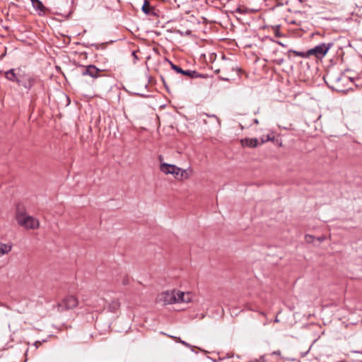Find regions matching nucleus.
Here are the masks:
<instances>
[{
	"mask_svg": "<svg viewBox=\"0 0 362 362\" xmlns=\"http://www.w3.org/2000/svg\"><path fill=\"white\" fill-rule=\"evenodd\" d=\"M332 43H322L315 47L308 49L305 53L294 52L297 56L302 57H308L310 56H315L317 59H322L325 56L329 49L332 47Z\"/></svg>",
	"mask_w": 362,
	"mask_h": 362,
	"instance_id": "f257e3e1",
	"label": "nucleus"
},
{
	"mask_svg": "<svg viewBox=\"0 0 362 362\" xmlns=\"http://www.w3.org/2000/svg\"><path fill=\"white\" fill-rule=\"evenodd\" d=\"M19 226L26 229H37L40 227L39 221L32 216L24 213H18L16 216Z\"/></svg>",
	"mask_w": 362,
	"mask_h": 362,
	"instance_id": "f03ea898",
	"label": "nucleus"
},
{
	"mask_svg": "<svg viewBox=\"0 0 362 362\" xmlns=\"http://www.w3.org/2000/svg\"><path fill=\"white\" fill-rule=\"evenodd\" d=\"M191 300L189 296H158L156 303H160L162 305H167L175 303H189Z\"/></svg>",
	"mask_w": 362,
	"mask_h": 362,
	"instance_id": "7ed1b4c3",
	"label": "nucleus"
},
{
	"mask_svg": "<svg viewBox=\"0 0 362 362\" xmlns=\"http://www.w3.org/2000/svg\"><path fill=\"white\" fill-rule=\"evenodd\" d=\"M326 77L335 88H340L341 81L347 82L351 78L337 71H329L327 73Z\"/></svg>",
	"mask_w": 362,
	"mask_h": 362,
	"instance_id": "20e7f679",
	"label": "nucleus"
},
{
	"mask_svg": "<svg viewBox=\"0 0 362 362\" xmlns=\"http://www.w3.org/2000/svg\"><path fill=\"white\" fill-rule=\"evenodd\" d=\"M78 303V299L76 296H64L58 303L59 311H64L69 309L74 308Z\"/></svg>",
	"mask_w": 362,
	"mask_h": 362,
	"instance_id": "39448f33",
	"label": "nucleus"
},
{
	"mask_svg": "<svg viewBox=\"0 0 362 362\" xmlns=\"http://www.w3.org/2000/svg\"><path fill=\"white\" fill-rule=\"evenodd\" d=\"M81 75L83 76H88L94 79L100 77V69L97 68L95 65L81 66Z\"/></svg>",
	"mask_w": 362,
	"mask_h": 362,
	"instance_id": "423d86ee",
	"label": "nucleus"
},
{
	"mask_svg": "<svg viewBox=\"0 0 362 362\" xmlns=\"http://www.w3.org/2000/svg\"><path fill=\"white\" fill-rule=\"evenodd\" d=\"M170 64L171 68L177 74H182L184 76H186L187 77L189 78H194L201 77L202 75L199 74L196 71L193 70H183L181 67H180L177 65L174 64L171 62H170Z\"/></svg>",
	"mask_w": 362,
	"mask_h": 362,
	"instance_id": "0eeeda50",
	"label": "nucleus"
},
{
	"mask_svg": "<svg viewBox=\"0 0 362 362\" xmlns=\"http://www.w3.org/2000/svg\"><path fill=\"white\" fill-rule=\"evenodd\" d=\"M241 144L243 146L255 148L261 145L260 141L257 139L245 138L241 140Z\"/></svg>",
	"mask_w": 362,
	"mask_h": 362,
	"instance_id": "6e6552de",
	"label": "nucleus"
},
{
	"mask_svg": "<svg viewBox=\"0 0 362 362\" xmlns=\"http://www.w3.org/2000/svg\"><path fill=\"white\" fill-rule=\"evenodd\" d=\"M33 8L37 11L39 15L45 14L46 8L40 0H31Z\"/></svg>",
	"mask_w": 362,
	"mask_h": 362,
	"instance_id": "1a4fd4ad",
	"label": "nucleus"
},
{
	"mask_svg": "<svg viewBox=\"0 0 362 362\" xmlns=\"http://www.w3.org/2000/svg\"><path fill=\"white\" fill-rule=\"evenodd\" d=\"M173 169H175V165L172 164H168L166 163H161L160 165V170L164 173L165 174H171Z\"/></svg>",
	"mask_w": 362,
	"mask_h": 362,
	"instance_id": "9d476101",
	"label": "nucleus"
},
{
	"mask_svg": "<svg viewBox=\"0 0 362 362\" xmlns=\"http://www.w3.org/2000/svg\"><path fill=\"white\" fill-rule=\"evenodd\" d=\"M12 249L11 244H6L0 243V257L8 254Z\"/></svg>",
	"mask_w": 362,
	"mask_h": 362,
	"instance_id": "9b49d317",
	"label": "nucleus"
},
{
	"mask_svg": "<svg viewBox=\"0 0 362 362\" xmlns=\"http://www.w3.org/2000/svg\"><path fill=\"white\" fill-rule=\"evenodd\" d=\"M5 76L7 79L11 81H16L18 84H21V81L18 79L13 69H10L5 73Z\"/></svg>",
	"mask_w": 362,
	"mask_h": 362,
	"instance_id": "f8f14e48",
	"label": "nucleus"
},
{
	"mask_svg": "<svg viewBox=\"0 0 362 362\" xmlns=\"http://www.w3.org/2000/svg\"><path fill=\"white\" fill-rule=\"evenodd\" d=\"M192 170L191 168H188L187 170H183L181 168V171L180 172L179 179L180 180H186L189 177L192 175Z\"/></svg>",
	"mask_w": 362,
	"mask_h": 362,
	"instance_id": "ddd939ff",
	"label": "nucleus"
},
{
	"mask_svg": "<svg viewBox=\"0 0 362 362\" xmlns=\"http://www.w3.org/2000/svg\"><path fill=\"white\" fill-rule=\"evenodd\" d=\"M120 306V303L117 299L109 302V308L112 312L116 311Z\"/></svg>",
	"mask_w": 362,
	"mask_h": 362,
	"instance_id": "4468645a",
	"label": "nucleus"
},
{
	"mask_svg": "<svg viewBox=\"0 0 362 362\" xmlns=\"http://www.w3.org/2000/svg\"><path fill=\"white\" fill-rule=\"evenodd\" d=\"M142 11L146 14H149L151 11V6L148 1H145L142 6Z\"/></svg>",
	"mask_w": 362,
	"mask_h": 362,
	"instance_id": "2eb2a0df",
	"label": "nucleus"
},
{
	"mask_svg": "<svg viewBox=\"0 0 362 362\" xmlns=\"http://www.w3.org/2000/svg\"><path fill=\"white\" fill-rule=\"evenodd\" d=\"M170 337L175 339L177 342H180V343H181L182 344H183L184 346H185L187 347H189V348L192 347V346L189 344H188L186 341L182 340L180 338H177L176 337H173V336H170Z\"/></svg>",
	"mask_w": 362,
	"mask_h": 362,
	"instance_id": "dca6fc26",
	"label": "nucleus"
},
{
	"mask_svg": "<svg viewBox=\"0 0 362 362\" xmlns=\"http://www.w3.org/2000/svg\"><path fill=\"white\" fill-rule=\"evenodd\" d=\"M175 168L177 170L173 169L171 174L175 177V178L179 179V175H180V172L181 171V168L177 167L176 165H175Z\"/></svg>",
	"mask_w": 362,
	"mask_h": 362,
	"instance_id": "f3484780",
	"label": "nucleus"
},
{
	"mask_svg": "<svg viewBox=\"0 0 362 362\" xmlns=\"http://www.w3.org/2000/svg\"><path fill=\"white\" fill-rule=\"evenodd\" d=\"M35 84V80L33 78H28L27 84H25L24 86L30 89Z\"/></svg>",
	"mask_w": 362,
	"mask_h": 362,
	"instance_id": "a211bd4d",
	"label": "nucleus"
},
{
	"mask_svg": "<svg viewBox=\"0 0 362 362\" xmlns=\"http://www.w3.org/2000/svg\"><path fill=\"white\" fill-rule=\"evenodd\" d=\"M273 139H274V137H271L269 134H267L265 137L263 136L261 138L260 144H262L267 141H271Z\"/></svg>",
	"mask_w": 362,
	"mask_h": 362,
	"instance_id": "6ab92c4d",
	"label": "nucleus"
},
{
	"mask_svg": "<svg viewBox=\"0 0 362 362\" xmlns=\"http://www.w3.org/2000/svg\"><path fill=\"white\" fill-rule=\"evenodd\" d=\"M279 29H280V26L279 25H276L275 26L273 30H274V35L276 37H281V35L279 32Z\"/></svg>",
	"mask_w": 362,
	"mask_h": 362,
	"instance_id": "aec40b11",
	"label": "nucleus"
},
{
	"mask_svg": "<svg viewBox=\"0 0 362 362\" xmlns=\"http://www.w3.org/2000/svg\"><path fill=\"white\" fill-rule=\"evenodd\" d=\"M170 294H180V295L190 294V292H189V291L185 292V291H176L175 290H173Z\"/></svg>",
	"mask_w": 362,
	"mask_h": 362,
	"instance_id": "412c9836",
	"label": "nucleus"
},
{
	"mask_svg": "<svg viewBox=\"0 0 362 362\" xmlns=\"http://www.w3.org/2000/svg\"><path fill=\"white\" fill-rule=\"evenodd\" d=\"M305 238L307 242L310 243L314 240L315 237L312 235H306Z\"/></svg>",
	"mask_w": 362,
	"mask_h": 362,
	"instance_id": "4be33fe9",
	"label": "nucleus"
},
{
	"mask_svg": "<svg viewBox=\"0 0 362 362\" xmlns=\"http://www.w3.org/2000/svg\"><path fill=\"white\" fill-rule=\"evenodd\" d=\"M325 240V236H324V235H322V236H320V237L317 238V240H318L319 242H322V241H324Z\"/></svg>",
	"mask_w": 362,
	"mask_h": 362,
	"instance_id": "5701e85b",
	"label": "nucleus"
},
{
	"mask_svg": "<svg viewBox=\"0 0 362 362\" xmlns=\"http://www.w3.org/2000/svg\"><path fill=\"white\" fill-rule=\"evenodd\" d=\"M161 80H162L163 84L165 85V79L163 77H161Z\"/></svg>",
	"mask_w": 362,
	"mask_h": 362,
	"instance_id": "b1692460",
	"label": "nucleus"
},
{
	"mask_svg": "<svg viewBox=\"0 0 362 362\" xmlns=\"http://www.w3.org/2000/svg\"><path fill=\"white\" fill-rule=\"evenodd\" d=\"M38 344H40V341H35V345L36 346H38Z\"/></svg>",
	"mask_w": 362,
	"mask_h": 362,
	"instance_id": "393cba45",
	"label": "nucleus"
},
{
	"mask_svg": "<svg viewBox=\"0 0 362 362\" xmlns=\"http://www.w3.org/2000/svg\"><path fill=\"white\" fill-rule=\"evenodd\" d=\"M38 344H40V341H35V345L36 346H38Z\"/></svg>",
	"mask_w": 362,
	"mask_h": 362,
	"instance_id": "a878e982",
	"label": "nucleus"
},
{
	"mask_svg": "<svg viewBox=\"0 0 362 362\" xmlns=\"http://www.w3.org/2000/svg\"><path fill=\"white\" fill-rule=\"evenodd\" d=\"M162 294H166V295H168V294H169V293H168V291H167V292H163Z\"/></svg>",
	"mask_w": 362,
	"mask_h": 362,
	"instance_id": "bb28decb",
	"label": "nucleus"
},
{
	"mask_svg": "<svg viewBox=\"0 0 362 362\" xmlns=\"http://www.w3.org/2000/svg\"><path fill=\"white\" fill-rule=\"evenodd\" d=\"M282 62H283V59H281V60H280V62H279V64H281V63H282Z\"/></svg>",
	"mask_w": 362,
	"mask_h": 362,
	"instance_id": "cd10ccee",
	"label": "nucleus"
},
{
	"mask_svg": "<svg viewBox=\"0 0 362 362\" xmlns=\"http://www.w3.org/2000/svg\"><path fill=\"white\" fill-rule=\"evenodd\" d=\"M356 353H359L362 354V351H356Z\"/></svg>",
	"mask_w": 362,
	"mask_h": 362,
	"instance_id": "c85d7f7f",
	"label": "nucleus"
},
{
	"mask_svg": "<svg viewBox=\"0 0 362 362\" xmlns=\"http://www.w3.org/2000/svg\"><path fill=\"white\" fill-rule=\"evenodd\" d=\"M255 123H258L257 119H255Z\"/></svg>",
	"mask_w": 362,
	"mask_h": 362,
	"instance_id": "c756f323",
	"label": "nucleus"
}]
</instances>
